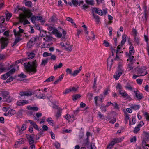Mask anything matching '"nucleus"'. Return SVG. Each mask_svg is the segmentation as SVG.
Returning <instances> with one entry per match:
<instances>
[{
  "mask_svg": "<svg viewBox=\"0 0 149 149\" xmlns=\"http://www.w3.org/2000/svg\"><path fill=\"white\" fill-rule=\"evenodd\" d=\"M24 65L27 71L30 73H35L37 71V68L38 65L37 61L36 60L31 63L29 61L28 63H24Z\"/></svg>",
  "mask_w": 149,
  "mask_h": 149,
  "instance_id": "obj_1",
  "label": "nucleus"
},
{
  "mask_svg": "<svg viewBox=\"0 0 149 149\" xmlns=\"http://www.w3.org/2000/svg\"><path fill=\"white\" fill-rule=\"evenodd\" d=\"M1 93L3 97L4 101H6L10 103L11 102L12 98L9 95V93L7 91H1Z\"/></svg>",
  "mask_w": 149,
  "mask_h": 149,
  "instance_id": "obj_2",
  "label": "nucleus"
},
{
  "mask_svg": "<svg viewBox=\"0 0 149 149\" xmlns=\"http://www.w3.org/2000/svg\"><path fill=\"white\" fill-rule=\"evenodd\" d=\"M9 42L8 38L2 37L0 39V43L1 44V49H3L6 47Z\"/></svg>",
  "mask_w": 149,
  "mask_h": 149,
  "instance_id": "obj_3",
  "label": "nucleus"
},
{
  "mask_svg": "<svg viewBox=\"0 0 149 149\" xmlns=\"http://www.w3.org/2000/svg\"><path fill=\"white\" fill-rule=\"evenodd\" d=\"M42 19V16H35L34 15H33L31 16V22L33 24L36 23L35 20L36 19L37 20H41Z\"/></svg>",
  "mask_w": 149,
  "mask_h": 149,
  "instance_id": "obj_4",
  "label": "nucleus"
},
{
  "mask_svg": "<svg viewBox=\"0 0 149 149\" xmlns=\"http://www.w3.org/2000/svg\"><path fill=\"white\" fill-rule=\"evenodd\" d=\"M92 14H94V12H95L100 15L102 16L103 15V12L102 10H100L98 8H97L95 7L92 8Z\"/></svg>",
  "mask_w": 149,
  "mask_h": 149,
  "instance_id": "obj_5",
  "label": "nucleus"
},
{
  "mask_svg": "<svg viewBox=\"0 0 149 149\" xmlns=\"http://www.w3.org/2000/svg\"><path fill=\"white\" fill-rule=\"evenodd\" d=\"M135 97L138 100H141L143 98V95L140 93L139 91L137 90L136 91H134Z\"/></svg>",
  "mask_w": 149,
  "mask_h": 149,
  "instance_id": "obj_6",
  "label": "nucleus"
},
{
  "mask_svg": "<svg viewBox=\"0 0 149 149\" xmlns=\"http://www.w3.org/2000/svg\"><path fill=\"white\" fill-rule=\"evenodd\" d=\"M71 2L73 5L75 7L77 6V5L80 6L81 4H83L84 2L83 1H81L79 2L76 0H72Z\"/></svg>",
  "mask_w": 149,
  "mask_h": 149,
  "instance_id": "obj_7",
  "label": "nucleus"
},
{
  "mask_svg": "<svg viewBox=\"0 0 149 149\" xmlns=\"http://www.w3.org/2000/svg\"><path fill=\"white\" fill-rule=\"evenodd\" d=\"M19 95L21 96H29L32 95V93L31 92H28L26 91H22L19 93Z\"/></svg>",
  "mask_w": 149,
  "mask_h": 149,
  "instance_id": "obj_8",
  "label": "nucleus"
},
{
  "mask_svg": "<svg viewBox=\"0 0 149 149\" xmlns=\"http://www.w3.org/2000/svg\"><path fill=\"white\" fill-rule=\"evenodd\" d=\"M28 103V101L26 100H22L17 102V105L19 106H23Z\"/></svg>",
  "mask_w": 149,
  "mask_h": 149,
  "instance_id": "obj_9",
  "label": "nucleus"
},
{
  "mask_svg": "<svg viewBox=\"0 0 149 149\" xmlns=\"http://www.w3.org/2000/svg\"><path fill=\"white\" fill-rule=\"evenodd\" d=\"M34 134H32V136H30L29 138H27V139L29 144H31L34 143V141L33 139Z\"/></svg>",
  "mask_w": 149,
  "mask_h": 149,
  "instance_id": "obj_10",
  "label": "nucleus"
},
{
  "mask_svg": "<svg viewBox=\"0 0 149 149\" xmlns=\"http://www.w3.org/2000/svg\"><path fill=\"white\" fill-rule=\"evenodd\" d=\"M20 18L19 19V22L22 23L24 21L25 19L26 18V15L23 14H19Z\"/></svg>",
  "mask_w": 149,
  "mask_h": 149,
  "instance_id": "obj_11",
  "label": "nucleus"
},
{
  "mask_svg": "<svg viewBox=\"0 0 149 149\" xmlns=\"http://www.w3.org/2000/svg\"><path fill=\"white\" fill-rule=\"evenodd\" d=\"M129 49V53H128L127 52H126V55H127V54H132V53H133V55L134 53V47L132 45L130 46Z\"/></svg>",
  "mask_w": 149,
  "mask_h": 149,
  "instance_id": "obj_12",
  "label": "nucleus"
},
{
  "mask_svg": "<svg viewBox=\"0 0 149 149\" xmlns=\"http://www.w3.org/2000/svg\"><path fill=\"white\" fill-rule=\"evenodd\" d=\"M25 13L26 14V16L27 18H29L31 16H32L33 13L30 11L29 10H27Z\"/></svg>",
  "mask_w": 149,
  "mask_h": 149,
  "instance_id": "obj_13",
  "label": "nucleus"
},
{
  "mask_svg": "<svg viewBox=\"0 0 149 149\" xmlns=\"http://www.w3.org/2000/svg\"><path fill=\"white\" fill-rule=\"evenodd\" d=\"M122 73L121 72H116V74L114 75V78H115L116 80H118L120 77V76L122 74Z\"/></svg>",
  "mask_w": 149,
  "mask_h": 149,
  "instance_id": "obj_14",
  "label": "nucleus"
},
{
  "mask_svg": "<svg viewBox=\"0 0 149 149\" xmlns=\"http://www.w3.org/2000/svg\"><path fill=\"white\" fill-rule=\"evenodd\" d=\"M110 57V56H109L108 58V59H107V66H108L107 69L108 70H110L111 69V66L113 64V59H111V63L110 64H109V63L108 62V61Z\"/></svg>",
  "mask_w": 149,
  "mask_h": 149,
  "instance_id": "obj_15",
  "label": "nucleus"
},
{
  "mask_svg": "<svg viewBox=\"0 0 149 149\" xmlns=\"http://www.w3.org/2000/svg\"><path fill=\"white\" fill-rule=\"evenodd\" d=\"M9 72H7L6 74L2 75L1 76V78L3 80H5L10 76Z\"/></svg>",
  "mask_w": 149,
  "mask_h": 149,
  "instance_id": "obj_16",
  "label": "nucleus"
},
{
  "mask_svg": "<svg viewBox=\"0 0 149 149\" xmlns=\"http://www.w3.org/2000/svg\"><path fill=\"white\" fill-rule=\"evenodd\" d=\"M119 94L123 97H127L128 96V94L125 91L123 90L121 91H119Z\"/></svg>",
  "mask_w": 149,
  "mask_h": 149,
  "instance_id": "obj_17",
  "label": "nucleus"
},
{
  "mask_svg": "<svg viewBox=\"0 0 149 149\" xmlns=\"http://www.w3.org/2000/svg\"><path fill=\"white\" fill-rule=\"evenodd\" d=\"M140 107V106L139 105L132 104L130 107V108L134 110H137L139 109Z\"/></svg>",
  "mask_w": 149,
  "mask_h": 149,
  "instance_id": "obj_18",
  "label": "nucleus"
},
{
  "mask_svg": "<svg viewBox=\"0 0 149 149\" xmlns=\"http://www.w3.org/2000/svg\"><path fill=\"white\" fill-rule=\"evenodd\" d=\"M144 133L145 137L143 139H145L146 141H149V133L143 131Z\"/></svg>",
  "mask_w": 149,
  "mask_h": 149,
  "instance_id": "obj_19",
  "label": "nucleus"
},
{
  "mask_svg": "<svg viewBox=\"0 0 149 149\" xmlns=\"http://www.w3.org/2000/svg\"><path fill=\"white\" fill-rule=\"evenodd\" d=\"M127 36L123 34L122 36V39L121 42V46H123L125 43L126 41V36Z\"/></svg>",
  "mask_w": 149,
  "mask_h": 149,
  "instance_id": "obj_20",
  "label": "nucleus"
},
{
  "mask_svg": "<svg viewBox=\"0 0 149 149\" xmlns=\"http://www.w3.org/2000/svg\"><path fill=\"white\" fill-rule=\"evenodd\" d=\"M55 79V77L53 76H52L47 78L45 82H49L53 81Z\"/></svg>",
  "mask_w": 149,
  "mask_h": 149,
  "instance_id": "obj_21",
  "label": "nucleus"
},
{
  "mask_svg": "<svg viewBox=\"0 0 149 149\" xmlns=\"http://www.w3.org/2000/svg\"><path fill=\"white\" fill-rule=\"evenodd\" d=\"M35 54L33 52H31L28 55L27 59H32L35 56Z\"/></svg>",
  "mask_w": 149,
  "mask_h": 149,
  "instance_id": "obj_22",
  "label": "nucleus"
},
{
  "mask_svg": "<svg viewBox=\"0 0 149 149\" xmlns=\"http://www.w3.org/2000/svg\"><path fill=\"white\" fill-rule=\"evenodd\" d=\"M84 146H86L89 145V138L87 137L86 139L84 140Z\"/></svg>",
  "mask_w": 149,
  "mask_h": 149,
  "instance_id": "obj_23",
  "label": "nucleus"
},
{
  "mask_svg": "<svg viewBox=\"0 0 149 149\" xmlns=\"http://www.w3.org/2000/svg\"><path fill=\"white\" fill-rule=\"evenodd\" d=\"M81 97V96L79 94L74 95L72 96L73 100L74 101H75L77 99L80 98Z\"/></svg>",
  "mask_w": 149,
  "mask_h": 149,
  "instance_id": "obj_24",
  "label": "nucleus"
},
{
  "mask_svg": "<svg viewBox=\"0 0 149 149\" xmlns=\"http://www.w3.org/2000/svg\"><path fill=\"white\" fill-rule=\"evenodd\" d=\"M92 15L93 17L95 19V21L96 22H100V18L98 16L96 15L95 14H93Z\"/></svg>",
  "mask_w": 149,
  "mask_h": 149,
  "instance_id": "obj_25",
  "label": "nucleus"
},
{
  "mask_svg": "<svg viewBox=\"0 0 149 149\" xmlns=\"http://www.w3.org/2000/svg\"><path fill=\"white\" fill-rule=\"evenodd\" d=\"M9 115V116H11L16 113L15 111L13 109L10 110L8 112Z\"/></svg>",
  "mask_w": 149,
  "mask_h": 149,
  "instance_id": "obj_26",
  "label": "nucleus"
},
{
  "mask_svg": "<svg viewBox=\"0 0 149 149\" xmlns=\"http://www.w3.org/2000/svg\"><path fill=\"white\" fill-rule=\"evenodd\" d=\"M85 1L86 3L88 5L93 6L94 4V1L93 0H91L90 1L88 0H86Z\"/></svg>",
  "mask_w": 149,
  "mask_h": 149,
  "instance_id": "obj_27",
  "label": "nucleus"
},
{
  "mask_svg": "<svg viewBox=\"0 0 149 149\" xmlns=\"http://www.w3.org/2000/svg\"><path fill=\"white\" fill-rule=\"evenodd\" d=\"M47 121L48 123L50 125L53 126L54 125V123L53 122V120L51 118H48L47 119Z\"/></svg>",
  "mask_w": 149,
  "mask_h": 149,
  "instance_id": "obj_28",
  "label": "nucleus"
},
{
  "mask_svg": "<svg viewBox=\"0 0 149 149\" xmlns=\"http://www.w3.org/2000/svg\"><path fill=\"white\" fill-rule=\"evenodd\" d=\"M63 66V64L61 63L58 65H55L54 66V70H56L58 68H60Z\"/></svg>",
  "mask_w": 149,
  "mask_h": 149,
  "instance_id": "obj_29",
  "label": "nucleus"
},
{
  "mask_svg": "<svg viewBox=\"0 0 149 149\" xmlns=\"http://www.w3.org/2000/svg\"><path fill=\"white\" fill-rule=\"evenodd\" d=\"M21 40V38H16L14 42V43L13 45H12V47H13L17 43L19 42Z\"/></svg>",
  "mask_w": 149,
  "mask_h": 149,
  "instance_id": "obj_30",
  "label": "nucleus"
},
{
  "mask_svg": "<svg viewBox=\"0 0 149 149\" xmlns=\"http://www.w3.org/2000/svg\"><path fill=\"white\" fill-rule=\"evenodd\" d=\"M62 110V109H59L58 110L57 112L56 115V117L58 118L61 116V113Z\"/></svg>",
  "mask_w": 149,
  "mask_h": 149,
  "instance_id": "obj_31",
  "label": "nucleus"
},
{
  "mask_svg": "<svg viewBox=\"0 0 149 149\" xmlns=\"http://www.w3.org/2000/svg\"><path fill=\"white\" fill-rule=\"evenodd\" d=\"M134 41L138 45L139 44V38L137 36H135L134 38Z\"/></svg>",
  "mask_w": 149,
  "mask_h": 149,
  "instance_id": "obj_32",
  "label": "nucleus"
},
{
  "mask_svg": "<svg viewBox=\"0 0 149 149\" xmlns=\"http://www.w3.org/2000/svg\"><path fill=\"white\" fill-rule=\"evenodd\" d=\"M100 109L102 112L104 111L105 112L106 111V109L104 107V105L103 104H102L101 105Z\"/></svg>",
  "mask_w": 149,
  "mask_h": 149,
  "instance_id": "obj_33",
  "label": "nucleus"
},
{
  "mask_svg": "<svg viewBox=\"0 0 149 149\" xmlns=\"http://www.w3.org/2000/svg\"><path fill=\"white\" fill-rule=\"evenodd\" d=\"M25 5L29 7H31L32 6V3L30 1H26L25 2Z\"/></svg>",
  "mask_w": 149,
  "mask_h": 149,
  "instance_id": "obj_34",
  "label": "nucleus"
},
{
  "mask_svg": "<svg viewBox=\"0 0 149 149\" xmlns=\"http://www.w3.org/2000/svg\"><path fill=\"white\" fill-rule=\"evenodd\" d=\"M117 72H121L122 73L123 72V68L121 65H118V70Z\"/></svg>",
  "mask_w": 149,
  "mask_h": 149,
  "instance_id": "obj_35",
  "label": "nucleus"
},
{
  "mask_svg": "<svg viewBox=\"0 0 149 149\" xmlns=\"http://www.w3.org/2000/svg\"><path fill=\"white\" fill-rule=\"evenodd\" d=\"M48 60V58L46 59L45 60H42L41 64V65H44V66H45L46 64L47 63Z\"/></svg>",
  "mask_w": 149,
  "mask_h": 149,
  "instance_id": "obj_36",
  "label": "nucleus"
},
{
  "mask_svg": "<svg viewBox=\"0 0 149 149\" xmlns=\"http://www.w3.org/2000/svg\"><path fill=\"white\" fill-rule=\"evenodd\" d=\"M103 45L106 47H108L110 46L109 43L106 40H104L103 41Z\"/></svg>",
  "mask_w": 149,
  "mask_h": 149,
  "instance_id": "obj_37",
  "label": "nucleus"
},
{
  "mask_svg": "<svg viewBox=\"0 0 149 149\" xmlns=\"http://www.w3.org/2000/svg\"><path fill=\"white\" fill-rule=\"evenodd\" d=\"M52 55V53H48L47 52H45L43 54V56L44 57H45L48 56H49Z\"/></svg>",
  "mask_w": 149,
  "mask_h": 149,
  "instance_id": "obj_38",
  "label": "nucleus"
},
{
  "mask_svg": "<svg viewBox=\"0 0 149 149\" xmlns=\"http://www.w3.org/2000/svg\"><path fill=\"white\" fill-rule=\"evenodd\" d=\"M46 36L45 38L47 40V41H51L52 40L53 38L50 36L49 35L46 34Z\"/></svg>",
  "mask_w": 149,
  "mask_h": 149,
  "instance_id": "obj_39",
  "label": "nucleus"
},
{
  "mask_svg": "<svg viewBox=\"0 0 149 149\" xmlns=\"http://www.w3.org/2000/svg\"><path fill=\"white\" fill-rule=\"evenodd\" d=\"M116 89H118L119 91H123V90H122V87L121 86V85L120 83H118L117 84V86H116Z\"/></svg>",
  "mask_w": 149,
  "mask_h": 149,
  "instance_id": "obj_40",
  "label": "nucleus"
},
{
  "mask_svg": "<svg viewBox=\"0 0 149 149\" xmlns=\"http://www.w3.org/2000/svg\"><path fill=\"white\" fill-rule=\"evenodd\" d=\"M99 97L98 96H96L94 97V100L95 102V105L96 106H97L99 105V104L98 103L97 100L98 99V98Z\"/></svg>",
  "mask_w": 149,
  "mask_h": 149,
  "instance_id": "obj_41",
  "label": "nucleus"
},
{
  "mask_svg": "<svg viewBox=\"0 0 149 149\" xmlns=\"http://www.w3.org/2000/svg\"><path fill=\"white\" fill-rule=\"evenodd\" d=\"M114 139L116 143L120 142L122 141V139L121 138H115Z\"/></svg>",
  "mask_w": 149,
  "mask_h": 149,
  "instance_id": "obj_42",
  "label": "nucleus"
},
{
  "mask_svg": "<svg viewBox=\"0 0 149 149\" xmlns=\"http://www.w3.org/2000/svg\"><path fill=\"white\" fill-rule=\"evenodd\" d=\"M93 94L92 93H88V97L89 100H91L92 99Z\"/></svg>",
  "mask_w": 149,
  "mask_h": 149,
  "instance_id": "obj_43",
  "label": "nucleus"
},
{
  "mask_svg": "<svg viewBox=\"0 0 149 149\" xmlns=\"http://www.w3.org/2000/svg\"><path fill=\"white\" fill-rule=\"evenodd\" d=\"M15 79V78L12 76L10 77L9 78L7 79L6 82L9 83L13 81V79Z\"/></svg>",
  "mask_w": 149,
  "mask_h": 149,
  "instance_id": "obj_44",
  "label": "nucleus"
},
{
  "mask_svg": "<svg viewBox=\"0 0 149 149\" xmlns=\"http://www.w3.org/2000/svg\"><path fill=\"white\" fill-rule=\"evenodd\" d=\"M72 45H68V46L67 47V48H66L65 50L67 51H68L70 52H71L72 50Z\"/></svg>",
  "mask_w": 149,
  "mask_h": 149,
  "instance_id": "obj_45",
  "label": "nucleus"
},
{
  "mask_svg": "<svg viewBox=\"0 0 149 149\" xmlns=\"http://www.w3.org/2000/svg\"><path fill=\"white\" fill-rule=\"evenodd\" d=\"M1 26V30H0V33H3L6 29V27L4 26L2 24Z\"/></svg>",
  "mask_w": 149,
  "mask_h": 149,
  "instance_id": "obj_46",
  "label": "nucleus"
},
{
  "mask_svg": "<svg viewBox=\"0 0 149 149\" xmlns=\"http://www.w3.org/2000/svg\"><path fill=\"white\" fill-rule=\"evenodd\" d=\"M79 72V70H76L74 71L73 73H72V75L74 77Z\"/></svg>",
  "mask_w": 149,
  "mask_h": 149,
  "instance_id": "obj_47",
  "label": "nucleus"
},
{
  "mask_svg": "<svg viewBox=\"0 0 149 149\" xmlns=\"http://www.w3.org/2000/svg\"><path fill=\"white\" fill-rule=\"evenodd\" d=\"M15 71V68L11 69L9 72H9V75H10L11 74H12L14 73Z\"/></svg>",
  "mask_w": 149,
  "mask_h": 149,
  "instance_id": "obj_48",
  "label": "nucleus"
},
{
  "mask_svg": "<svg viewBox=\"0 0 149 149\" xmlns=\"http://www.w3.org/2000/svg\"><path fill=\"white\" fill-rule=\"evenodd\" d=\"M18 77L20 78H26V76L22 72L20 74L18 75Z\"/></svg>",
  "mask_w": 149,
  "mask_h": 149,
  "instance_id": "obj_49",
  "label": "nucleus"
},
{
  "mask_svg": "<svg viewBox=\"0 0 149 149\" xmlns=\"http://www.w3.org/2000/svg\"><path fill=\"white\" fill-rule=\"evenodd\" d=\"M6 20L7 21H8L9 20L10 18L11 17L12 14L11 13H9L8 15H6Z\"/></svg>",
  "mask_w": 149,
  "mask_h": 149,
  "instance_id": "obj_50",
  "label": "nucleus"
},
{
  "mask_svg": "<svg viewBox=\"0 0 149 149\" xmlns=\"http://www.w3.org/2000/svg\"><path fill=\"white\" fill-rule=\"evenodd\" d=\"M89 7V6L88 5H86V4H84L83 5V6L81 7L82 9L85 10L86 9H88Z\"/></svg>",
  "mask_w": 149,
  "mask_h": 149,
  "instance_id": "obj_51",
  "label": "nucleus"
},
{
  "mask_svg": "<svg viewBox=\"0 0 149 149\" xmlns=\"http://www.w3.org/2000/svg\"><path fill=\"white\" fill-rule=\"evenodd\" d=\"M66 71L67 74H71V75H72V70L71 69L68 68H67V69H66Z\"/></svg>",
  "mask_w": 149,
  "mask_h": 149,
  "instance_id": "obj_52",
  "label": "nucleus"
},
{
  "mask_svg": "<svg viewBox=\"0 0 149 149\" xmlns=\"http://www.w3.org/2000/svg\"><path fill=\"white\" fill-rule=\"evenodd\" d=\"M140 127H138L137 126V127H135L134 130H133V132L134 133H137L138 131H139L140 130Z\"/></svg>",
  "mask_w": 149,
  "mask_h": 149,
  "instance_id": "obj_53",
  "label": "nucleus"
},
{
  "mask_svg": "<svg viewBox=\"0 0 149 149\" xmlns=\"http://www.w3.org/2000/svg\"><path fill=\"white\" fill-rule=\"evenodd\" d=\"M46 96L44 94H40L39 96L38 97L40 99H45V98Z\"/></svg>",
  "mask_w": 149,
  "mask_h": 149,
  "instance_id": "obj_54",
  "label": "nucleus"
},
{
  "mask_svg": "<svg viewBox=\"0 0 149 149\" xmlns=\"http://www.w3.org/2000/svg\"><path fill=\"white\" fill-rule=\"evenodd\" d=\"M136 141V136H134L133 138H132L130 140L131 142H135Z\"/></svg>",
  "mask_w": 149,
  "mask_h": 149,
  "instance_id": "obj_55",
  "label": "nucleus"
},
{
  "mask_svg": "<svg viewBox=\"0 0 149 149\" xmlns=\"http://www.w3.org/2000/svg\"><path fill=\"white\" fill-rule=\"evenodd\" d=\"M132 31L134 34V36H136L137 35L138 33L136 29H135L134 28H133L132 29Z\"/></svg>",
  "mask_w": 149,
  "mask_h": 149,
  "instance_id": "obj_56",
  "label": "nucleus"
},
{
  "mask_svg": "<svg viewBox=\"0 0 149 149\" xmlns=\"http://www.w3.org/2000/svg\"><path fill=\"white\" fill-rule=\"evenodd\" d=\"M109 90V89L108 88H107L103 92V93L104 96V97H105V96L108 94Z\"/></svg>",
  "mask_w": 149,
  "mask_h": 149,
  "instance_id": "obj_57",
  "label": "nucleus"
},
{
  "mask_svg": "<svg viewBox=\"0 0 149 149\" xmlns=\"http://www.w3.org/2000/svg\"><path fill=\"white\" fill-rule=\"evenodd\" d=\"M144 71L143 70V68H139L137 70V72L139 74H142L143 73Z\"/></svg>",
  "mask_w": 149,
  "mask_h": 149,
  "instance_id": "obj_58",
  "label": "nucleus"
},
{
  "mask_svg": "<svg viewBox=\"0 0 149 149\" xmlns=\"http://www.w3.org/2000/svg\"><path fill=\"white\" fill-rule=\"evenodd\" d=\"M132 54H127V56H128L129 57V60L130 62H132L133 58L132 57Z\"/></svg>",
  "mask_w": 149,
  "mask_h": 149,
  "instance_id": "obj_59",
  "label": "nucleus"
},
{
  "mask_svg": "<svg viewBox=\"0 0 149 149\" xmlns=\"http://www.w3.org/2000/svg\"><path fill=\"white\" fill-rule=\"evenodd\" d=\"M116 143L114 139H113L110 143L109 144L108 146H113Z\"/></svg>",
  "mask_w": 149,
  "mask_h": 149,
  "instance_id": "obj_60",
  "label": "nucleus"
},
{
  "mask_svg": "<svg viewBox=\"0 0 149 149\" xmlns=\"http://www.w3.org/2000/svg\"><path fill=\"white\" fill-rule=\"evenodd\" d=\"M145 117L146 118L147 120H149V115L147 112H145L144 113Z\"/></svg>",
  "mask_w": 149,
  "mask_h": 149,
  "instance_id": "obj_61",
  "label": "nucleus"
},
{
  "mask_svg": "<svg viewBox=\"0 0 149 149\" xmlns=\"http://www.w3.org/2000/svg\"><path fill=\"white\" fill-rule=\"evenodd\" d=\"M18 10L23 11L24 13L26 12V10H27L26 9V8L24 7L18 8Z\"/></svg>",
  "mask_w": 149,
  "mask_h": 149,
  "instance_id": "obj_62",
  "label": "nucleus"
},
{
  "mask_svg": "<svg viewBox=\"0 0 149 149\" xmlns=\"http://www.w3.org/2000/svg\"><path fill=\"white\" fill-rule=\"evenodd\" d=\"M143 81L142 79H137L136 80L137 83L139 85H141L142 84Z\"/></svg>",
  "mask_w": 149,
  "mask_h": 149,
  "instance_id": "obj_63",
  "label": "nucleus"
},
{
  "mask_svg": "<svg viewBox=\"0 0 149 149\" xmlns=\"http://www.w3.org/2000/svg\"><path fill=\"white\" fill-rule=\"evenodd\" d=\"M54 146L57 149H58L60 147V145L59 143L57 142L55 143Z\"/></svg>",
  "mask_w": 149,
  "mask_h": 149,
  "instance_id": "obj_64",
  "label": "nucleus"
}]
</instances>
